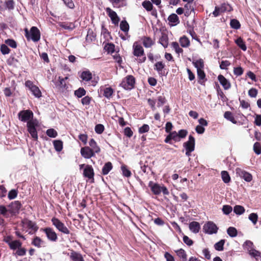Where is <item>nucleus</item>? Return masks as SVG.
I'll return each instance as SVG.
<instances>
[{"label":"nucleus","mask_w":261,"mask_h":261,"mask_svg":"<svg viewBox=\"0 0 261 261\" xmlns=\"http://www.w3.org/2000/svg\"><path fill=\"white\" fill-rule=\"evenodd\" d=\"M224 117L225 119L229 120L234 124L237 123V121L235 120L232 113L229 111H227L224 113Z\"/></svg>","instance_id":"nucleus-31"},{"label":"nucleus","mask_w":261,"mask_h":261,"mask_svg":"<svg viewBox=\"0 0 261 261\" xmlns=\"http://www.w3.org/2000/svg\"><path fill=\"white\" fill-rule=\"evenodd\" d=\"M46 134L49 137L56 138L58 135V133L54 128H49L46 130Z\"/></svg>","instance_id":"nucleus-48"},{"label":"nucleus","mask_w":261,"mask_h":261,"mask_svg":"<svg viewBox=\"0 0 261 261\" xmlns=\"http://www.w3.org/2000/svg\"><path fill=\"white\" fill-rule=\"evenodd\" d=\"M104 130V126L102 124H97L95 127V132L99 134H101Z\"/></svg>","instance_id":"nucleus-60"},{"label":"nucleus","mask_w":261,"mask_h":261,"mask_svg":"<svg viewBox=\"0 0 261 261\" xmlns=\"http://www.w3.org/2000/svg\"><path fill=\"white\" fill-rule=\"evenodd\" d=\"M143 45L146 47H150L153 44L152 40L148 37H145L142 39Z\"/></svg>","instance_id":"nucleus-27"},{"label":"nucleus","mask_w":261,"mask_h":261,"mask_svg":"<svg viewBox=\"0 0 261 261\" xmlns=\"http://www.w3.org/2000/svg\"><path fill=\"white\" fill-rule=\"evenodd\" d=\"M113 92L114 91L112 88H106L104 89L103 95L107 98H110V97H111L113 93Z\"/></svg>","instance_id":"nucleus-40"},{"label":"nucleus","mask_w":261,"mask_h":261,"mask_svg":"<svg viewBox=\"0 0 261 261\" xmlns=\"http://www.w3.org/2000/svg\"><path fill=\"white\" fill-rule=\"evenodd\" d=\"M83 175L89 179H94V172L92 167L89 165H86L84 169Z\"/></svg>","instance_id":"nucleus-13"},{"label":"nucleus","mask_w":261,"mask_h":261,"mask_svg":"<svg viewBox=\"0 0 261 261\" xmlns=\"http://www.w3.org/2000/svg\"><path fill=\"white\" fill-rule=\"evenodd\" d=\"M248 252L250 255L254 257L256 260H260L261 261V253L260 252L254 249H249V248H248Z\"/></svg>","instance_id":"nucleus-21"},{"label":"nucleus","mask_w":261,"mask_h":261,"mask_svg":"<svg viewBox=\"0 0 261 261\" xmlns=\"http://www.w3.org/2000/svg\"><path fill=\"white\" fill-rule=\"evenodd\" d=\"M25 85L31 91L32 94L37 98L41 96V92L39 88L36 85H34L33 83L31 81H27L25 83Z\"/></svg>","instance_id":"nucleus-9"},{"label":"nucleus","mask_w":261,"mask_h":261,"mask_svg":"<svg viewBox=\"0 0 261 261\" xmlns=\"http://www.w3.org/2000/svg\"><path fill=\"white\" fill-rule=\"evenodd\" d=\"M159 42L164 47L168 46V39L166 36H162L160 39Z\"/></svg>","instance_id":"nucleus-51"},{"label":"nucleus","mask_w":261,"mask_h":261,"mask_svg":"<svg viewBox=\"0 0 261 261\" xmlns=\"http://www.w3.org/2000/svg\"><path fill=\"white\" fill-rule=\"evenodd\" d=\"M135 83V78L132 75H128L123 80L120 85L126 90H130L134 87Z\"/></svg>","instance_id":"nucleus-7"},{"label":"nucleus","mask_w":261,"mask_h":261,"mask_svg":"<svg viewBox=\"0 0 261 261\" xmlns=\"http://www.w3.org/2000/svg\"><path fill=\"white\" fill-rule=\"evenodd\" d=\"M24 31L25 36L28 40L31 39L34 42H37L40 40V32L37 27H32L30 32H29L27 29H25Z\"/></svg>","instance_id":"nucleus-4"},{"label":"nucleus","mask_w":261,"mask_h":261,"mask_svg":"<svg viewBox=\"0 0 261 261\" xmlns=\"http://www.w3.org/2000/svg\"><path fill=\"white\" fill-rule=\"evenodd\" d=\"M81 78L85 81L88 82L90 81L92 79V73L89 70L84 71H83L81 75Z\"/></svg>","instance_id":"nucleus-23"},{"label":"nucleus","mask_w":261,"mask_h":261,"mask_svg":"<svg viewBox=\"0 0 261 261\" xmlns=\"http://www.w3.org/2000/svg\"><path fill=\"white\" fill-rule=\"evenodd\" d=\"M106 11L109 16L111 19L113 23L116 24L119 21V18L117 13L110 8H107Z\"/></svg>","instance_id":"nucleus-12"},{"label":"nucleus","mask_w":261,"mask_h":261,"mask_svg":"<svg viewBox=\"0 0 261 261\" xmlns=\"http://www.w3.org/2000/svg\"><path fill=\"white\" fill-rule=\"evenodd\" d=\"M218 79L224 89L227 90L230 88V83L223 75H219Z\"/></svg>","instance_id":"nucleus-17"},{"label":"nucleus","mask_w":261,"mask_h":261,"mask_svg":"<svg viewBox=\"0 0 261 261\" xmlns=\"http://www.w3.org/2000/svg\"><path fill=\"white\" fill-rule=\"evenodd\" d=\"M220 7L221 9L220 10L221 12H222V13L226 11L229 12L232 10L231 7L228 4H223Z\"/></svg>","instance_id":"nucleus-49"},{"label":"nucleus","mask_w":261,"mask_h":261,"mask_svg":"<svg viewBox=\"0 0 261 261\" xmlns=\"http://www.w3.org/2000/svg\"><path fill=\"white\" fill-rule=\"evenodd\" d=\"M59 25L64 29L68 30H72L74 28V25L71 22H59Z\"/></svg>","instance_id":"nucleus-25"},{"label":"nucleus","mask_w":261,"mask_h":261,"mask_svg":"<svg viewBox=\"0 0 261 261\" xmlns=\"http://www.w3.org/2000/svg\"><path fill=\"white\" fill-rule=\"evenodd\" d=\"M183 241L186 244L189 246L192 245L193 244V241L187 236H184Z\"/></svg>","instance_id":"nucleus-61"},{"label":"nucleus","mask_w":261,"mask_h":261,"mask_svg":"<svg viewBox=\"0 0 261 261\" xmlns=\"http://www.w3.org/2000/svg\"><path fill=\"white\" fill-rule=\"evenodd\" d=\"M248 219L254 225H255L258 220V215L256 213H252L249 215Z\"/></svg>","instance_id":"nucleus-43"},{"label":"nucleus","mask_w":261,"mask_h":261,"mask_svg":"<svg viewBox=\"0 0 261 261\" xmlns=\"http://www.w3.org/2000/svg\"><path fill=\"white\" fill-rule=\"evenodd\" d=\"M236 174L240 177L243 178L245 181L250 182L252 179L251 174L240 168L236 169Z\"/></svg>","instance_id":"nucleus-11"},{"label":"nucleus","mask_w":261,"mask_h":261,"mask_svg":"<svg viewBox=\"0 0 261 261\" xmlns=\"http://www.w3.org/2000/svg\"><path fill=\"white\" fill-rule=\"evenodd\" d=\"M189 228L192 232L197 233L199 232L200 226L198 222L193 221L190 223Z\"/></svg>","instance_id":"nucleus-22"},{"label":"nucleus","mask_w":261,"mask_h":261,"mask_svg":"<svg viewBox=\"0 0 261 261\" xmlns=\"http://www.w3.org/2000/svg\"><path fill=\"white\" fill-rule=\"evenodd\" d=\"M230 25L232 28L234 29H239L241 27L239 21L236 19H232L230 20Z\"/></svg>","instance_id":"nucleus-42"},{"label":"nucleus","mask_w":261,"mask_h":261,"mask_svg":"<svg viewBox=\"0 0 261 261\" xmlns=\"http://www.w3.org/2000/svg\"><path fill=\"white\" fill-rule=\"evenodd\" d=\"M86 93V90L83 88H79L74 91V95L78 98H81Z\"/></svg>","instance_id":"nucleus-38"},{"label":"nucleus","mask_w":261,"mask_h":261,"mask_svg":"<svg viewBox=\"0 0 261 261\" xmlns=\"http://www.w3.org/2000/svg\"><path fill=\"white\" fill-rule=\"evenodd\" d=\"M69 256L71 261H85L81 253L74 251L70 253Z\"/></svg>","instance_id":"nucleus-18"},{"label":"nucleus","mask_w":261,"mask_h":261,"mask_svg":"<svg viewBox=\"0 0 261 261\" xmlns=\"http://www.w3.org/2000/svg\"><path fill=\"white\" fill-rule=\"evenodd\" d=\"M230 65L229 61L227 60L222 61L220 64V68L221 69H227V67Z\"/></svg>","instance_id":"nucleus-55"},{"label":"nucleus","mask_w":261,"mask_h":261,"mask_svg":"<svg viewBox=\"0 0 261 261\" xmlns=\"http://www.w3.org/2000/svg\"><path fill=\"white\" fill-rule=\"evenodd\" d=\"M115 45L112 43H108L105 46V49L109 53L114 51Z\"/></svg>","instance_id":"nucleus-57"},{"label":"nucleus","mask_w":261,"mask_h":261,"mask_svg":"<svg viewBox=\"0 0 261 261\" xmlns=\"http://www.w3.org/2000/svg\"><path fill=\"white\" fill-rule=\"evenodd\" d=\"M175 252L178 256L180 257L182 260V261L187 260V254L184 250L180 249L175 251Z\"/></svg>","instance_id":"nucleus-30"},{"label":"nucleus","mask_w":261,"mask_h":261,"mask_svg":"<svg viewBox=\"0 0 261 261\" xmlns=\"http://www.w3.org/2000/svg\"><path fill=\"white\" fill-rule=\"evenodd\" d=\"M184 147L186 150H194L195 149V139L192 136L189 137V140L188 141L185 142L183 144Z\"/></svg>","instance_id":"nucleus-14"},{"label":"nucleus","mask_w":261,"mask_h":261,"mask_svg":"<svg viewBox=\"0 0 261 261\" xmlns=\"http://www.w3.org/2000/svg\"><path fill=\"white\" fill-rule=\"evenodd\" d=\"M142 6L147 11H151L152 10L153 6L149 1H145L142 3Z\"/></svg>","instance_id":"nucleus-46"},{"label":"nucleus","mask_w":261,"mask_h":261,"mask_svg":"<svg viewBox=\"0 0 261 261\" xmlns=\"http://www.w3.org/2000/svg\"><path fill=\"white\" fill-rule=\"evenodd\" d=\"M149 130V126L148 124H144L143 126L139 128V133L143 134L148 132Z\"/></svg>","instance_id":"nucleus-56"},{"label":"nucleus","mask_w":261,"mask_h":261,"mask_svg":"<svg viewBox=\"0 0 261 261\" xmlns=\"http://www.w3.org/2000/svg\"><path fill=\"white\" fill-rule=\"evenodd\" d=\"M112 169V164L111 162L106 163L102 169V173L103 175H107Z\"/></svg>","instance_id":"nucleus-26"},{"label":"nucleus","mask_w":261,"mask_h":261,"mask_svg":"<svg viewBox=\"0 0 261 261\" xmlns=\"http://www.w3.org/2000/svg\"><path fill=\"white\" fill-rule=\"evenodd\" d=\"M19 119L23 122H27V128L32 138L37 140L38 134L36 130L39 125L38 121L36 119H33V113L30 110H23L18 114Z\"/></svg>","instance_id":"nucleus-1"},{"label":"nucleus","mask_w":261,"mask_h":261,"mask_svg":"<svg viewBox=\"0 0 261 261\" xmlns=\"http://www.w3.org/2000/svg\"><path fill=\"white\" fill-rule=\"evenodd\" d=\"M26 253V250L21 248V243L17 241V255H24Z\"/></svg>","instance_id":"nucleus-50"},{"label":"nucleus","mask_w":261,"mask_h":261,"mask_svg":"<svg viewBox=\"0 0 261 261\" xmlns=\"http://www.w3.org/2000/svg\"><path fill=\"white\" fill-rule=\"evenodd\" d=\"M236 43L243 50L246 51L247 49L245 42L241 38H239L236 40Z\"/></svg>","instance_id":"nucleus-33"},{"label":"nucleus","mask_w":261,"mask_h":261,"mask_svg":"<svg viewBox=\"0 0 261 261\" xmlns=\"http://www.w3.org/2000/svg\"><path fill=\"white\" fill-rule=\"evenodd\" d=\"M168 20L170 23V25L172 26L176 25L179 23V20L178 16L174 13L169 16Z\"/></svg>","instance_id":"nucleus-19"},{"label":"nucleus","mask_w":261,"mask_h":261,"mask_svg":"<svg viewBox=\"0 0 261 261\" xmlns=\"http://www.w3.org/2000/svg\"><path fill=\"white\" fill-rule=\"evenodd\" d=\"M114 7L120 8L126 6V0H110Z\"/></svg>","instance_id":"nucleus-24"},{"label":"nucleus","mask_w":261,"mask_h":261,"mask_svg":"<svg viewBox=\"0 0 261 261\" xmlns=\"http://www.w3.org/2000/svg\"><path fill=\"white\" fill-rule=\"evenodd\" d=\"M154 66V69L157 70L159 73H161L163 69L165 67V64L162 62H158L155 64Z\"/></svg>","instance_id":"nucleus-45"},{"label":"nucleus","mask_w":261,"mask_h":261,"mask_svg":"<svg viewBox=\"0 0 261 261\" xmlns=\"http://www.w3.org/2000/svg\"><path fill=\"white\" fill-rule=\"evenodd\" d=\"M203 229L205 233L211 234L217 233L218 228L213 222L209 221L204 224Z\"/></svg>","instance_id":"nucleus-10"},{"label":"nucleus","mask_w":261,"mask_h":261,"mask_svg":"<svg viewBox=\"0 0 261 261\" xmlns=\"http://www.w3.org/2000/svg\"><path fill=\"white\" fill-rule=\"evenodd\" d=\"M43 244V241L38 237L34 238L32 241V244L38 248L41 247Z\"/></svg>","instance_id":"nucleus-35"},{"label":"nucleus","mask_w":261,"mask_h":261,"mask_svg":"<svg viewBox=\"0 0 261 261\" xmlns=\"http://www.w3.org/2000/svg\"><path fill=\"white\" fill-rule=\"evenodd\" d=\"M121 170L122 174L124 176L128 177L131 176V172L128 169H127L125 166L123 165L121 166Z\"/></svg>","instance_id":"nucleus-52"},{"label":"nucleus","mask_w":261,"mask_h":261,"mask_svg":"<svg viewBox=\"0 0 261 261\" xmlns=\"http://www.w3.org/2000/svg\"><path fill=\"white\" fill-rule=\"evenodd\" d=\"M253 150L257 154L261 153V145L259 143L255 142L253 145Z\"/></svg>","instance_id":"nucleus-53"},{"label":"nucleus","mask_w":261,"mask_h":261,"mask_svg":"<svg viewBox=\"0 0 261 261\" xmlns=\"http://www.w3.org/2000/svg\"><path fill=\"white\" fill-rule=\"evenodd\" d=\"M91 100V98L88 96H85L81 100L82 103L83 105H89Z\"/></svg>","instance_id":"nucleus-63"},{"label":"nucleus","mask_w":261,"mask_h":261,"mask_svg":"<svg viewBox=\"0 0 261 261\" xmlns=\"http://www.w3.org/2000/svg\"><path fill=\"white\" fill-rule=\"evenodd\" d=\"M193 64L197 70L202 69L204 68V62L201 59L193 61Z\"/></svg>","instance_id":"nucleus-28"},{"label":"nucleus","mask_w":261,"mask_h":261,"mask_svg":"<svg viewBox=\"0 0 261 261\" xmlns=\"http://www.w3.org/2000/svg\"><path fill=\"white\" fill-rule=\"evenodd\" d=\"M245 211L244 207L241 205H237L234 207L233 212L237 215H242Z\"/></svg>","instance_id":"nucleus-34"},{"label":"nucleus","mask_w":261,"mask_h":261,"mask_svg":"<svg viewBox=\"0 0 261 261\" xmlns=\"http://www.w3.org/2000/svg\"><path fill=\"white\" fill-rule=\"evenodd\" d=\"M53 144L56 151L59 152L63 149V142L61 141L55 140Z\"/></svg>","instance_id":"nucleus-32"},{"label":"nucleus","mask_w":261,"mask_h":261,"mask_svg":"<svg viewBox=\"0 0 261 261\" xmlns=\"http://www.w3.org/2000/svg\"><path fill=\"white\" fill-rule=\"evenodd\" d=\"M14 2L13 0H8L4 2L5 10H12L14 8Z\"/></svg>","instance_id":"nucleus-36"},{"label":"nucleus","mask_w":261,"mask_h":261,"mask_svg":"<svg viewBox=\"0 0 261 261\" xmlns=\"http://www.w3.org/2000/svg\"><path fill=\"white\" fill-rule=\"evenodd\" d=\"M170 137H171L172 140H174L175 141H179V135L175 131L173 132H171L169 133Z\"/></svg>","instance_id":"nucleus-64"},{"label":"nucleus","mask_w":261,"mask_h":261,"mask_svg":"<svg viewBox=\"0 0 261 261\" xmlns=\"http://www.w3.org/2000/svg\"><path fill=\"white\" fill-rule=\"evenodd\" d=\"M10 49L6 44H2L1 46V51L3 55L8 54L10 52Z\"/></svg>","instance_id":"nucleus-59"},{"label":"nucleus","mask_w":261,"mask_h":261,"mask_svg":"<svg viewBox=\"0 0 261 261\" xmlns=\"http://www.w3.org/2000/svg\"><path fill=\"white\" fill-rule=\"evenodd\" d=\"M81 153L85 159H90L94 156V152H92L89 147H84L81 149Z\"/></svg>","instance_id":"nucleus-16"},{"label":"nucleus","mask_w":261,"mask_h":261,"mask_svg":"<svg viewBox=\"0 0 261 261\" xmlns=\"http://www.w3.org/2000/svg\"><path fill=\"white\" fill-rule=\"evenodd\" d=\"M149 186L150 187L151 191L155 195H159L162 192L163 194L167 195L169 194L168 189L164 186H160L159 184H154L152 182H150Z\"/></svg>","instance_id":"nucleus-6"},{"label":"nucleus","mask_w":261,"mask_h":261,"mask_svg":"<svg viewBox=\"0 0 261 261\" xmlns=\"http://www.w3.org/2000/svg\"><path fill=\"white\" fill-rule=\"evenodd\" d=\"M21 224L23 230L29 233H33L38 229L36 225L28 219L23 220Z\"/></svg>","instance_id":"nucleus-5"},{"label":"nucleus","mask_w":261,"mask_h":261,"mask_svg":"<svg viewBox=\"0 0 261 261\" xmlns=\"http://www.w3.org/2000/svg\"><path fill=\"white\" fill-rule=\"evenodd\" d=\"M172 46L177 54H179L182 53L183 50L181 48H180L179 47V44L177 42H172Z\"/></svg>","instance_id":"nucleus-47"},{"label":"nucleus","mask_w":261,"mask_h":261,"mask_svg":"<svg viewBox=\"0 0 261 261\" xmlns=\"http://www.w3.org/2000/svg\"><path fill=\"white\" fill-rule=\"evenodd\" d=\"M234 74L237 76L241 75L243 73V70L242 67H238L234 68L233 69Z\"/></svg>","instance_id":"nucleus-62"},{"label":"nucleus","mask_w":261,"mask_h":261,"mask_svg":"<svg viewBox=\"0 0 261 261\" xmlns=\"http://www.w3.org/2000/svg\"><path fill=\"white\" fill-rule=\"evenodd\" d=\"M221 176H222L223 181L225 183H228L230 181V177L229 174L228 173V172L227 171H222Z\"/></svg>","instance_id":"nucleus-41"},{"label":"nucleus","mask_w":261,"mask_h":261,"mask_svg":"<svg viewBox=\"0 0 261 261\" xmlns=\"http://www.w3.org/2000/svg\"><path fill=\"white\" fill-rule=\"evenodd\" d=\"M133 49L134 56L139 58L138 59V62H144L146 58L144 54V49L141 45L139 44L137 42H135L133 44Z\"/></svg>","instance_id":"nucleus-3"},{"label":"nucleus","mask_w":261,"mask_h":261,"mask_svg":"<svg viewBox=\"0 0 261 261\" xmlns=\"http://www.w3.org/2000/svg\"><path fill=\"white\" fill-rule=\"evenodd\" d=\"M232 208L231 206L229 205H224L223 206L222 211L225 215L229 214L232 212Z\"/></svg>","instance_id":"nucleus-54"},{"label":"nucleus","mask_w":261,"mask_h":261,"mask_svg":"<svg viewBox=\"0 0 261 261\" xmlns=\"http://www.w3.org/2000/svg\"><path fill=\"white\" fill-rule=\"evenodd\" d=\"M16 213V201L12 202L10 204L6 207L4 205H0V214L6 218H9L15 216Z\"/></svg>","instance_id":"nucleus-2"},{"label":"nucleus","mask_w":261,"mask_h":261,"mask_svg":"<svg viewBox=\"0 0 261 261\" xmlns=\"http://www.w3.org/2000/svg\"><path fill=\"white\" fill-rule=\"evenodd\" d=\"M89 145L90 146V149L92 152H94V154L95 153H99L100 151V148L97 146L96 142L94 141L93 139H91L89 142Z\"/></svg>","instance_id":"nucleus-20"},{"label":"nucleus","mask_w":261,"mask_h":261,"mask_svg":"<svg viewBox=\"0 0 261 261\" xmlns=\"http://www.w3.org/2000/svg\"><path fill=\"white\" fill-rule=\"evenodd\" d=\"M179 42L181 46L183 47H187L190 45V40L186 36L181 37L179 39Z\"/></svg>","instance_id":"nucleus-29"},{"label":"nucleus","mask_w":261,"mask_h":261,"mask_svg":"<svg viewBox=\"0 0 261 261\" xmlns=\"http://www.w3.org/2000/svg\"><path fill=\"white\" fill-rule=\"evenodd\" d=\"M44 231L49 240L51 241H56L57 240V236L55 231L50 228H46L44 229Z\"/></svg>","instance_id":"nucleus-15"},{"label":"nucleus","mask_w":261,"mask_h":261,"mask_svg":"<svg viewBox=\"0 0 261 261\" xmlns=\"http://www.w3.org/2000/svg\"><path fill=\"white\" fill-rule=\"evenodd\" d=\"M53 224L56 227L59 231L65 233L69 234L70 231L67 227L58 219L54 217L51 219Z\"/></svg>","instance_id":"nucleus-8"},{"label":"nucleus","mask_w":261,"mask_h":261,"mask_svg":"<svg viewBox=\"0 0 261 261\" xmlns=\"http://www.w3.org/2000/svg\"><path fill=\"white\" fill-rule=\"evenodd\" d=\"M120 28L125 33H127L129 30V25L125 20H123L120 22Z\"/></svg>","instance_id":"nucleus-37"},{"label":"nucleus","mask_w":261,"mask_h":261,"mask_svg":"<svg viewBox=\"0 0 261 261\" xmlns=\"http://www.w3.org/2000/svg\"><path fill=\"white\" fill-rule=\"evenodd\" d=\"M227 232L231 237H235L237 236V230L233 227H229L227 230Z\"/></svg>","instance_id":"nucleus-44"},{"label":"nucleus","mask_w":261,"mask_h":261,"mask_svg":"<svg viewBox=\"0 0 261 261\" xmlns=\"http://www.w3.org/2000/svg\"><path fill=\"white\" fill-rule=\"evenodd\" d=\"M166 98L163 96H160L158 97V104L157 106L160 107L166 102Z\"/></svg>","instance_id":"nucleus-58"},{"label":"nucleus","mask_w":261,"mask_h":261,"mask_svg":"<svg viewBox=\"0 0 261 261\" xmlns=\"http://www.w3.org/2000/svg\"><path fill=\"white\" fill-rule=\"evenodd\" d=\"M225 243L224 240H221L219 242L216 243L214 245L215 249L218 251H222L223 250V246Z\"/></svg>","instance_id":"nucleus-39"}]
</instances>
